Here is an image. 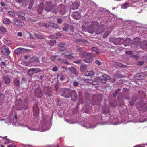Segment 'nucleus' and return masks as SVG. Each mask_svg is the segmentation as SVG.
<instances>
[{
	"label": "nucleus",
	"mask_w": 147,
	"mask_h": 147,
	"mask_svg": "<svg viewBox=\"0 0 147 147\" xmlns=\"http://www.w3.org/2000/svg\"><path fill=\"white\" fill-rule=\"evenodd\" d=\"M123 38H118L114 39L113 41V43L115 45H119L123 44L125 45H127L131 43V39L130 38L125 39L123 41Z\"/></svg>",
	"instance_id": "1"
},
{
	"label": "nucleus",
	"mask_w": 147,
	"mask_h": 147,
	"mask_svg": "<svg viewBox=\"0 0 147 147\" xmlns=\"http://www.w3.org/2000/svg\"><path fill=\"white\" fill-rule=\"evenodd\" d=\"M72 90L69 89H62L60 91L61 95L65 98L70 97Z\"/></svg>",
	"instance_id": "2"
},
{
	"label": "nucleus",
	"mask_w": 147,
	"mask_h": 147,
	"mask_svg": "<svg viewBox=\"0 0 147 147\" xmlns=\"http://www.w3.org/2000/svg\"><path fill=\"white\" fill-rule=\"evenodd\" d=\"M98 23L96 21L92 22L88 28L87 31L91 34H93L95 31V29L97 28Z\"/></svg>",
	"instance_id": "3"
},
{
	"label": "nucleus",
	"mask_w": 147,
	"mask_h": 147,
	"mask_svg": "<svg viewBox=\"0 0 147 147\" xmlns=\"http://www.w3.org/2000/svg\"><path fill=\"white\" fill-rule=\"evenodd\" d=\"M55 6V4H53V3L50 1H47L45 3V10L47 12L52 11L53 7Z\"/></svg>",
	"instance_id": "4"
},
{
	"label": "nucleus",
	"mask_w": 147,
	"mask_h": 147,
	"mask_svg": "<svg viewBox=\"0 0 147 147\" xmlns=\"http://www.w3.org/2000/svg\"><path fill=\"white\" fill-rule=\"evenodd\" d=\"M141 100L139 102V104L136 105L137 109L141 111L145 112L147 110V106Z\"/></svg>",
	"instance_id": "5"
},
{
	"label": "nucleus",
	"mask_w": 147,
	"mask_h": 147,
	"mask_svg": "<svg viewBox=\"0 0 147 147\" xmlns=\"http://www.w3.org/2000/svg\"><path fill=\"white\" fill-rule=\"evenodd\" d=\"M42 26L48 29H51L53 28L56 29L58 27L57 24L52 22H49V24L44 23L42 24Z\"/></svg>",
	"instance_id": "6"
},
{
	"label": "nucleus",
	"mask_w": 147,
	"mask_h": 147,
	"mask_svg": "<svg viewBox=\"0 0 147 147\" xmlns=\"http://www.w3.org/2000/svg\"><path fill=\"white\" fill-rule=\"evenodd\" d=\"M16 107L17 110H21L23 108H24L25 109H27L28 107L27 105L26 106V107H23L21 100L18 99L17 100L16 102Z\"/></svg>",
	"instance_id": "7"
},
{
	"label": "nucleus",
	"mask_w": 147,
	"mask_h": 147,
	"mask_svg": "<svg viewBox=\"0 0 147 147\" xmlns=\"http://www.w3.org/2000/svg\"><path fill=\"white\" fill-rule=\"evenodd\" d=\"M1 51L4 55L6 56L9 55L10 53L8 47L5 45H3L2 47Z\"/></svg>",
	"instance_id": "8"
},
{
	"label": "nucleus",
	"mask_w": 147,
	"mask_h": 147,
	"mask_svg": "<svg viewBox=\"0 0 147 147\" xmlns=\"http://www.w3.org/2000/svg\"><path fill=\"white\" fill-rule=\"evenodd\" d=\"M71 100L74 102H76L78 100V96L77 93L75 90H72L71 93Z\"/></svg>",
	"instance_id": "9"
},
{
	"label": "nucleus",
	"mask_w": 147,
	"mask_h": 147,
	"mask_svg": "<svg viewBox=\"0 0 147 147\" xmlns=\"http://www.w3.org/2000/svg\"><path fill=\"white\" fill-rule=\"evenodd\" d=\"M30 62L34 66H37L38 65V64L39 63V61L38 58L37 57H33L31 58Z\"/></svg>",
	"instance_id": "10"
},
{
	"label": "nucleus",
	"mask_w": 147,
	"mask_h": 147,
	"mask_svg": "<svg viewBox=\"0 0 147 147\" xmlns=\"http://www.w3.org/2000/svg\"><path fill=\"white\" fill-rule=\"evenodd\" d=\"M58 8L59 10V12L61 15H63L65 13V6L63 4L59 5Z\"/></svg>",
	"instance_id": "11"
},
{
	"label": "nucleus",
	"mask_w": 147,
	"mask_h": 147,
	"mask_svg": "<svg viewBox=\"0 0 147 147\" xmlns=\"http://www.w3.org/2000/svg\"><path fill=\"white\" fill-rule=\"evenodd\" d=\"M35 95L38 98H41L43 96L41 90L40 88H37L35 90Z\"/></svg>",
	"instance_id": "12"
},
{
	"label": "nucleus",
	"mask_w": 147,
	"mask_h": 147,
	"mask_svg": "<svg viewBox=\"0 0 147 147\" xmlns=\"http://www.w3.org/2000/svg\"><path fill=\"white\" fill-rule=\"evenodd\" d=\"M13 21L17 26H23L25 25V24L23 22L21 21L20 20L17 19H14Z\"/></svg>",
	"instance_id": "13"
},
{
	"label": "nucleus",
	"mask_w": 147,
	"mask_h": 147,
	"mask_svg": "<svg viewBox=\"0 0 147 147\" xmlns=\"http://www.w3.org/2000/svg\"><path fill=\"white\" fill-rule=\"evenodd\" d=\"M111 78V77L110 76L104 74L102 75V78L101 79V82L104 83H105L106 82L107 80H109Z\"/></svg>",
	"instance_id": "14"
},
{
	"label": "nucleus",
	"mask_w": 147,
	"mask_h": 147,
	"mask_svg": "<svg viewBox=\"0 0 147 147\" xmlns=\"http://www.w3.org/2000/svg\"><path fill=\"white\" fill-rule=\"evenodd\" d=\"M75 42L76 43H79V44L84 45L87 42V41L85 39H76Z\"/></svg>",
	"instance_id": "15"
},
{
	"label": "nucleus",
	"mask_w": 147,
	"mask_h": 147,
	"mask_svg": "<svg viewBox=\"0 0 147 147\" xmlns=\"http://www.w3.org/2000/svg\"><path fill=\"white\" fill-rule=\"evenodd\" d=\"M136 78L138 80H142L145 77V75L143 73H140L137 74L136 76Z\"/></svg>",
	"instance_id": "16"
},
{
	"label": "nucleus",
	"mask_w": 147,
	"mask_h": 147,
	"mask_svg": "<svg viewBox=\"0 0 147 147\" xmlns=\"http://www.w3.org/2000/svg\"><path fill=\"white\" fill-rule=\"evenodd\" d=\"M44 92L46 95L50 96L52 95V92L49 88L46 87L44 88Z\"/></svg>",
	"instance_id": "17"
},
{
	"label": "nucleus",
	"mask_w": 147,
	"mask_h": 147,
	"mask_svg": "<svg viewBox=\"0 0 147 147\" xmlns=\"http://www.w3.org/2000/svg\"><path fill=\"white\" fill-rule=\"evenodd\" d=\"M17 15L19 18L24 20H25V18L24 17L25 15L24 13L22 11H18L17 12Z\"/></svg>",
	"instance_id": "18"
},
{
	"label": "nucleus",
	"mask_w": 147,
	"mask_h": 147,
	"mask_svg": "<svg viewBox=\"0 0 147 147\" xmlns=\"http://www.w3.org/2000/svg\"><path fill=\"white\" fill-rule=\"evenodd\" d=\"M25 49L22 48H18L15 49L14 51V52L17 55L22 53L23 51H24Z\"/></svg>",
	"instance_id": "19"
},
{
	"label": "nucleus",
	"mask_w": 147,
	"mask_h": 147,
	"mask_svg": "<svg viewBox=\"0 0 147 147\" xmlns=\"http://www.w3.org/2000/svg\"><path fill=\"white\" fill-rule=\"evenodd\" d=\"M72 16L73 18L76 19H78L81 17V15L78 12H74L73 13Z\"/></svg>",
	"instance_id": "20"
},
{
	"label": "nucleus",
	"mask_w": 147,
	"mask_h": 147,
	"mask_svg": "<svg viewBox=\"0 0 147 147\" xmlns=\"http://www.w3.org/2000/svg\"><path fill=\"white\" fill-rule=\"evenodd\" d=\"M139 96L140 98L142 99L145 98L146 97V95L145 93L142 90H140L138 92Z\"/></svg>",
	"instance_id": "21"
},
{
	"label": "nucleus",
	"mask_w": 147,
	"mask_h": 147,
	"mask_svg": "<svg viewBox=\"0 0 147 147\" xmlns=\"http://www.w3.org/2000/svg\"><path fill=\"white\" fill-rule=\"evenodd\" d=\"M91 55L92 54L87 53L86 52L84 51H82L79 55L80 57L81 58H84L87 56H89Z\"/></svg>",
	"instance_id": "22"
},
{
	"label": "nucleus",
	"mask_w": 147,
	"mask_h": 147,
	"mask_svg": "<svg viewBox=\"0 0 147 147\" xmlns=\"http://www.w3.org/2000/svg\"><path fill=\"white\" fill-rule=\"evenodd\" d=\"M62 55H64L65 57L67 59L71 60L74 59V57L71 54L66 55L65 53H64L62 54Z\"/></svg>",
	"instance_id": "23"
},
{
	"label": "nucleus",
	"mask_w": 147,
	"mask_h": 147,
	"mask_svg": "<svg viewBox=\"0 0 147 147\" xmlns=\"http://www.w3.org/2000/svg\"><path fill=\"white\" fill-rule=\"evenodd\" d=\"M39 109V107L38 105L36 104H35L33 106V111L34 112H38V113Z\"/></svg>",
	"instance_id": "24"
},
{
	"label": "nucleus",
	"mask_w": 147,
	"mask_h": 147,
	"mask_svg": "<svg viewBox=\"0 0 147 147\" xmlns=\"http://www.w3.org/2000/svg\"><path fill=\"white\" fill-rule=\"evenodd\" d=\"M94 72L91 71H86L85 73V75L86 76L92 77L94 74Z\"/></svg>",
	"instance_id": "25"
},
{
	"label": "nucleus",
	"mask_w": 147,
	"mask_h": 147,
	"mask_svg": "<svg viewBox=\"0 0 147 147\" xmlns=\"http://www.w3.org/2000/svg\"><path fill=\"white\" fill-rule=\"evenodd\" d=\"M79 7L78 4L77 3H74L72 4L71 6V9L74 10L77 9Z\"/></svg>",
	"instance_id": "26"
},
{
	"label": "nucleus",
	"mask_w": 147,
	"mask_h": 147,
	"mask_svg": "<svg viewBox=\"0 0 147 147\" xmlns=\"http://www.w3.org/2000/svg\"><path fill=\"white\" fill-rule=\"evenodd\" d=\"M69 69L71 72L73 73L74 74L77 75L78 74V71L74 67H71V68H69Z\"/></svg>",
	"instance_id": "27"
},
{
	"label": "nucleus",
	"mask_w": 147,
	"mask_h": 147,
	"mask_svg": "<svg viewBox=\"0 0 147 147\" xmlns=\"http://www.w3.org/2000/svg\"><path fill=\"white\" fill-rule=\"evenodd\" d=\"M86 65L83 63L80 66V70L82 72H84L86 70Z\"/></svg>",
	"instance_id": "28"
},
{
	"label": "nucleus",
	"mask_w": 147,
	"mask_h": 147,
	"mask_svg": "<svg viewBox=\"0 0 147 147\" xmlns=\"http://www.w3.org/2000/svg\"><path fill=\"white\" fill-rule=\"evenodd\" d=\"M92 58L90 57H86L84 59V61L85 63H90L92 61Z\"/></svg>",
	"instance_id": "29"
},
{
	"label": "nucleus",
	"mask_w": 147,
	"mask_h": 147,
	"mask_svg": "<svg viewBox=\"0 0 147 147\" xmlns=\"http://www.w3.org/2000/svg\"><path fill=\"white\" fill-rule=\"evenodd\" d=\"M121 90V89H118L116 90L113 93V96L114 97H116L117 94L119 96L120 91Z\"/></svg>",
	"instance_id": "30"
},
{
	"label": "nucleus",
	"mask_w": 147,
	"mask_h": 147,
	"mask_svg": "<svg viewBox=\"0 0 147 147\" xmlns=\"http://www.w3.org/2000/svg\"><path fill=\"white\" fill-rule=\"evenodd\" d=\"M3 79L6 84H8L10 83V80L9 77L5 76L4 77Z\"/></svg>",
	"instance_id": "31"
},
{
	"label": "nucleus",
	"mask_w": 147,
	"mask_h": 147,
	"mask_svg": "<svg viewBox=\"0 0 147 147\" xmlns=\"http://www.w3.org/2000/svg\"><path fill=\"white\" fill-rule=\"evenodd\" d=\"M141 45L142 48L144 49H147V41H144L141 44Z\"/></svg>",
	"instance_id": "32"
},
{
	"label": "nucleus",
	"mask_w": 147,
	"mask_h": 147,
	"mask_svg": "<svg viewBox=\"0 0 147 147\" xmlns=\"http://www.w3.org/2000/svg\"><path fill=\"white\" fill-rule=\"evenodd\" d=\"M7 31L6 28L3 26H0V32L1 34H3L5 33Z\"/></svg>",
	"instance_id": "33"
},
{
	"label": "nucleus",
	"mask_w": 147,
	"mask_h": 147,
	"mask_svg": "<svg viewBox=\"0 0 147 147\" xmlns=\"http://www.w3.org/2000/svg\"><path fill=\"white\" fill-rule=\"evenodd\" d=\"M137 99L136 98V97H134L132 98L131 100L130 101L129 103V105L132 106L133 105L135 102L137 100Z\"/></svg>",
	"instance_id": "34"
},
{
	"label": "nucleus",
	"mask_w": 147,
	"mask_h": 147,
	"mask_svg": "<svg viewBox=\"0 0 147 147\" xmlns=\"http://www.w3.org/2000/svg\"><path fill=\"white\" fill-rule=\"evenodd\" d=\"M91 50L94 52H95L97 54H99L100 53V52L99 49L95 47H92Z\"/></svg>",
	"instance_id": "35"
},
{
	"label": "nucleus",
	"mask_w": 147,
	"mask_h": 147,
	"mask_svg": "<svg viewBox=\"0 0 147 147\" xmlns=\"http://www.w3.org/2000/svg\"><path fill=\"white\" fill-rule=\"evenodd\" d=\"M14 83L15 86H18L20 82V80L18 78H15L14 80Z\"/></svg>",
	"instance_id": "36"
},
{
	"label": "nucleus",
	"mask_w": 147,
	"mask_h": 147,
	"mask_svg": "<svg viewBox=\"0 0 147 147\" xmlns=\"http://www.w3.org/2000/svg\"><path fill=\"white\" fill-rule=\"evenodd\" d=\"M25 36L27 38H31V33L28 31H26L25 33Z\"/></svg>",
	"instance_id": "37"
},
{
	"label": "nucleus",
	"mask_w": 147,
	"mask_h": 147,
	"mask_svg": "<svg viewBox=\"0 0 147 147\" xmlns=\"http://www.w3.org/2000/svg\"><path fill=\"white\" fill-rule=\"evenodd\" d=\"M28 73L29 76H31L34 74V73L32 68H31L29 70Z\"/></svg>",
	"instance_id": "38"
},
{
	"label": "nucleus",
	"mask_w": 147,
	"mask_h": 147,
	"mask_svg": "<svg viewBox=\"0 0 147 147\" xmlns=\"http://www.w3.org/2000/svg\"><path fill=\"white\" fill-rule=\"evenodd\" d=\"M69 25L67 24H65L63 27V29L65 31H67L69 27Z\"/></svg>",
	"instance_id": "39"
},
{
	"label": "nucleus",
	"mask_w": 147,
	"mask_h": 147,
	"mask_svg": "<svg viewBox=\"0 0 147 147\" xmlns=\"http://www.w3.org/2000/svg\"><path fill=\"white\" fill-rule=\"evenodd\" d=\"M34 35H35V37L38 39H44V38L42 36L38 34H37V33H34Z\"/></svg>",
	"instance_id": "40"
},
{
	"label": "nucleus",
	"mask_w": 147,
	"mask_h": 147,
	"mask_svg": "<svg viewBox=\"0 0 147 147\" xmlns=\"http://www.w3.org/2000/svg\"><path fill=\"white\" fill-rule=\"evenodd\" d=\"M58 77L59 78L61 81L64 80L66 78V76L65 75H58Z\"/></svg>",
	"instance_id": "41"
},
{
	"label": "nucleus",
	"mask_w": 147,
	"mask_h": 147,
	"mask_svg": "<svg viewBox=\"0 0 147 147\" xmlns=\"http://www.w3.org/2000/svg\"><path fill=\"white\" fill-rule=\"evenodd\" d=\"M34 73L39 72L41 71V70L39 68H32Z\"/></svg>",
	"instance_id": "42"
},
{
	"label": "nucleus",
	"mask_w": 147,
	"mask_h": 147,
	"mask_svg": "<svg viewBox=\"0 0 147 147\" xmlns=\"http://www.w3.org/2000/svg\"><path fill=\"white\" fill-rule=\"evenodd\" d=\"M50 42L49 44V45L50 46H53L54 44H55L56 43V41L55 40L53 39H51L50 40Z\"/></svg>",
	"instance_id": "43"
},
{
	"label": "nucleus",
	"mask_w": 147,
	"mask_h": 147,
	"mask_svg": "<svg viewBox=\"0 0 147 147\" xmlns=\"http://www.w3.org/2000/svg\"><path fill=\"white\" fill-rule=\"evenodd\" d=\"M3 23L5 24H9L10 23V20L7 18L4 19L3 20Z\"/></svg>",
	"instance_id": "44"
},
{
	"label": "nucleus",
	"mask_w": 147,
	"mask_h": 147,
	"mask_svg": "<svg viewBox=\"0 0 147 147\" xmlns=\"http://www.w3.org/2000/svg\"><path fill=\"white\" fill-rule=\"evenodd\" d=\"M34 0H30L28 8L29 9H30L32 7L34 2Z\"/></svg>",
	"instance_id": "45"
},
{
	"label": "nucleus",
	"mask_w": 147,
	"mask_h": 147,
	"mask_svg": "<svg viewBox=\"0 0 147 147\" xmlns=\"http://www.w3.org/2000/svg\"><path fill=\"white\" fill-rule=\"evenodd\" d=\"M129 4L128 3H126L123 4L121 6V7L123 9L127 8L129 7Z\"/></svg>",
	"instance_id": "46"
},
{
	"label": "nucleus",
	"mask_w": 147,
	"mask_h": 147,
	"mask_svg": "<svg viewBox=\"0 0 147 147\" xmlns=\"http://www.w3.org/2000/svg\"><path fill=\"white\" fill-rule=\"evenodd\" d=\"M110 33V31H106L104 34L103 35V38H106Z\"/></svg>",
	"instance_id": "47"
},
{
	"label": "nucleus",
	"mask_w": 147,
	"mask_h": 147,
	"mask_svg": "<svg viewBox=\"0 0 147 147\" xmlns=\"http://www.w3.org/2000/svg\"><path fill=\"white\" fill-rule=\"evenodd\" d=\"M8 13L9 15H10L12 17H14L15 16V15L14 12L12 11H9L8 12Z\"/></svg>",
	"instance_id": "48"
},
{
	"label": "nucleus",
	"mask_w": 147,
	"mask_h": 147,
	"mask_svg": "<svg viewBox=\"0 0 147 147\" xmlns=\"http://www.w3.org/2000/svg\"><path fill=\"white\" fill-rule=\"evenodd\" d=\"M95 63L97 64L98 66H100L102 65V63L100 61L98 60H96L95 61Z\"/></svg>",
	"instance_id": "49"
},
{
	"label": "nucleus",
	"mask_w": 147,
	"mask_h": 147,
	"mask_svg": "<svg viewBox=\"0 0 147 147\" xmlns=\"http://www.w3.org/2000/svg\"><path fill=\"white\" fill-rule=\"evenodd\" d=\"M57 57V55H53L50 57V59L52 61H54Z\"/></svg>",
	"instance_id": "50"
},
{
	"label": "nucleus",
	"mask_w": 147,
	"mask_h": 147,
	"mask_svg": "<svg viewBox=\"0 0 147 147\" xmlns=\"http://www.w3.org/2000/svg\"><path fill=\"white\" fill-rule=\"evenodd\" d=\"M98 101L99 102L102 100V95L99 94L98 96Z\"/></svg>",
	"instance_id": "51"
},
{
	"label": "nucleus",
	"mask_w": 147,
	"mask_h": 147,
	"mask_svg": "<svg viewBox=\"0 0 147 147\" xmlns=\"http://www.w3.org/2000/svg\"><path fill=\"white\" fill-rule=\"evenodd\" d=\"M102 32V31L100 30V29L98 28L95 31L96 34H100Z\"/></svg>",
	"instance_id": "52"
},
{
	"label": "nucleus",
	"mask_w": 147,
	"mask_h": 147,
	"mask_svg": "<svg viewBox=\"0 0 147 147\" xmlns=\"http://www.w3.org/2000/svg\"><path fill=\"white\" fill-rule=\"evenodd\" d=\"M125 53L127 55H129L131 56V55H132L133 54V53L132 52V51H126L125 52Z\"/></svg>",
	"instance_id": "53"
},
{
	"label": "nucleus",
	"mask_w": 147,
	"mask_h": 147,
	"mask_svg": "<svg viewBox=\"0 0 147 147\" xmlns=\"http://www.w3.org/2000/svg\"><path fill=\"white\" fill-rule=\"evenodd\" d=\"M58 70V68L56 66H54L52 69V70L54 72L57 71Z\"/></svg>",
	"instance_id": "54"
},
{
	"label": "nucleus",
	"mask_w": 147,
	"mask_h": 147,
	"mask_svg": "<svg viewBox=\"0 0 147 147\" xmlns=\"http://www.w3.org/2000/svg\"><path fill=\"white\" fill-rule=\"evenodd\" d=\"M126 94L127 95L126 96H125L123 95L122 96L123 98H124L125 99H129V94L127 93H126Z\"/></svg>",
	"instance_id": "55"
},
{
	"label": "nucleus",
	"mask_w": 147,
	"mask_h": 147,
	"mask_svg": "<svg viewBox=\"0 0 147 147\" xmlns=\"http://www.w3.org/2000/svg\"><path fill=\"white\" fill-rule=\"evenodd\" d=\"M144 63V62L142 61H140L138 62V65L140 66L142 65Z\"/></svg>",
	"instance_id": "56"
},
{
	"label": "nucleus",
	"mask_w": 147,
	"mask_h": 147,
	"mask_svg": "<svg viewBox=\"0 0 147 147\" xmlns=\"http://www.w3.org/2000/svg\"><path fill=\"white\" fill-rule=\"evenodd\" d=\"M65 45V44L64 43H61L58 44V46L61 47H63Z\"/></svg>",
	"instance_id": "57"
},
{
	"label": "nucleus",
	"mask_w": 147,
	"mask_h": 147,
	"mask_svg": "<svg viewBox=\"0 0 147 147\" xmlns=\"http://www.w3.org/2000/svg\"><path fill=\"white\" fill-rule=\"evenodd\" d=\"M70 31L72 32H74V27L72 25L70 26L69 27Z\"/></svg>",
	"instance_id": "58"
},
{
	"label": "nucleus",
	"mask_w": 147,
	"mask_h": 147,
	"mask_svg": "<svg viewBox=\"0 0 147 147\" xmlns=\"http://www.w3.org/2000/svg\"><path fill=\"white\" fill-rule=\"evenodd\" d=\"M26 78L24 77H23L22 78L21 81L20 82L21 84L23 83L24 82H26Z\"/></svg>",
	"instance_id": "59"
},
{
	"label": "nucleus",
	"mask_w": 147,
	"mask_h": 147,
	"mask_svg": "<svg viewBox=\"0 0 147 147\" xmlns=\"http://www.w3.org/2000/svg\"><path fill=\"white\" fill-rule=\"evenodd\" d=\"M23 104L25 103V104H27L28 103V99L27 98H26L23 100Z\"/></svg>",
	"instance_id": "60"
},
{
	"label": "nucleus",
	"mask_w": 147,
	"mask_h": 147,
	"mask_svg": "<svg viewBox=\"0 0 147 147\" xmlns=\"http://www.w3.org/2000/svg\"><path fill=\"white\" fill-rule=\"evenodd\" d=\"M62 62L63 63L67 64V65L69 64V63L66 60L63 59L62 60Z\"/></svg>",
	"instance_id": "61"
},
{
	"label": "nucleus",
	"mask_w": 147,
	"mask_h": 147,
	"mask_svg": "<svg viewBox=\"0 0 147 147\" xmlns=\"http://www.w3.org/2000/svg\"><path fill=\"white\" fill-rule=\"evenodd\" d=\"M132 58L134 59L137 60L138 59V57L136 55H132L131 56Z\"/></svg>",
	"instance_id": "62"
},
{
	"label": "nucleus",
	"mask_w": 147,
	"mask_h": 147,
	"mask_svg": "<svg viewBox=\"0 0 147 147\" xmlns=\"http://www.w3.org/2000/svg\"><path fill=\"white\" fill-rule=\"evenodd\" d=\"M82 61L81 60H76L74 62V63L78 64H80L81 63Z\"/></svg>",
	"instance_id": "63"
},
{
	"label": "nucleus",
	"mask_w": 147,
	"mask_h": 147,
	"mask_svg": "<svg viewBox=\"0 0 147 147\" xmlns=\"http://www.w3.org/2000/svg\"><path fill=\"white\" fill-rule=\"evenodd\" d=\"M42 61H43L45 63H46L47 62L46 58L45 57H42Z\"/></svg>",
	"instance_id": "64"
}]
</instances>
